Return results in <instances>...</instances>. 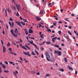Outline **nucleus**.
Instances as JSON below:
<instances>
[{
  "instance_id": "nucleus-42",
  "label": "nucleus",
  "mask_w": 78,
  "mask_h": 78,
  "mask_svg": "<svg viewBox=\"0 0 78 78\" xmlns=\"http://www.w3.org/2000/svg\"><path fill=\"white\" fill-rule=\"evenodd\" d=\"M7 45L8 47H9V46H10V43H8L7 44Z\"/></svg>"
},
{
  "instance_id": "nucleus-58",
  "label": "nucleus",
  "mask_w": 78,
  "mask_h": 78,
  "mask_svg": "<svg viewBox=\"0 0 78 78\" xmlns=\"http://www.w3.org/2000/svg\"><path fill=\"white\" fill-rule=\"evenodd\" d=\"M74 32L75 34H76V31L75 30H74Z\"/></svg>"
},
{
  "instance_id": "nucleus-22",
  "label": "nucleus",
  "mask_w": 78,
  "mask_h": 78,
  "mask_svg": "<svg viewBox=\"0 0 78 78\" xmlns=\"http://www.w3.org/2000/svg\"><path fill=\"white\" fill-rule=\"evenodd\" d=\"M46 77H48V76H50V74L48 73H47L45 76Z\"/></svg>"
},
{
  "instance_id": "nucleus-32",
  "label": "nucleus",
  "mask_w": 78,
  "mask_h": 78,
  "mask_svg": "<svg viewBox=\"0 0 78 78\" xmlns=\"http://www.w3.org/2000/svg\"><path fill=\"white\" fill-rule=\"evenodd\" d=\"M9 23L10 26V27H12V24H11V23L10 22H9Z\"/></svg>"
},
{
  "instance_id": "nucleus-55",
  "label": "nucleus",
  "mask_w": 78,
  "mask_h": 78,
  "mask_svg": "<svg viewBox=\"0 0 78 78\" xmlns=\"http://www.w3.org/2000/svg\"><path fill=\"white\" fill-rule=\"evenodd\" d=\"M1 41L2 45H3V40H1Z\"/></svg>"
},
{
  "instance_id": "nucleus-14",
  "label": "nucleus",
  "mask_w": 78,
  "mask_h": 78,
  "mask_svg": "<svg viewBox=\"0 0 78 78\" xmlns=\"http://www.w3.org/2000/svg\"><path fill=\"white\" fill-rule=\"evenodd\" d=\"M14 32L15 33H18L19 31L17 30V29L16 28L14 30Z\"/></svg>"
},
{
  "instance_id": "nucleus-6",
  "label": "nucleus",
  "mask_w": 78,
  "mask_h": 78,
  "mask_svg": "<svg viewBox=\"0 0 78 78\" xmlns=\"http://www.w3.org/2000/svg\"><path fill=\"white\" fill-rule=\"evenodd\" d=\"M16 23L18 25H19V26H20V27H22V25H21V24H20V23L19 22L16 21Z\"/></svg>"
},
{
  "instance_id": "nucleus-25",
  "label": "nucleus",
  "mask_w": 78,
  "mask_h": 78,
  "mask_svg": "<svg viewBox=\"0 0 78 78\" xmlns=\"http://www.w3.org/2000/svg\"><path fill=\"white\" fill-rule=\"evenodd\" d=\"M40 37H41V38H43V37H44L43 34H40Z\"/></svg>"
},
{
  "instance_id": "nucleus-38",
  "label": "nucleus",
  "mask_w": 78,
  "mask_h": 78,
  "mask_svg": "<svg viewBox=\"0 0 78 78\" xmlns=\"http://www.w3.org/2000/svg\"><path fill=\"white\" fill-rule=\"evenodd\" d=\"M35 52H36V53L37 55H39V53H38V52H37V51H36V50H35Z\"/></svg>"
},
{
  "instance_id": "nucleus-10",
  "label": "nucleus",
  "mask_w": 78,
  "mask_h": 78,
  "mask_svg": "<svg viewBox=\"0 0 78 78\" xmlns=\"http://www.w3.org/2000/svg\"><path fill=\"white\" fill-rule=\"evenodd\" d=\"M12 9H13V10H16V8L15 6H12Z\"/></svg>"
},
{
  "instance_id": "nucleus-5",
  "label": "nucleus",
  "mask_w": 78,
  "mask_h": 78,
  "mask_svg": "<svg viewBox=\"0 0 78 78\" xmlns=\"http://www.w3.org/2000/svg\"><path fill=\"white\" fill-rule=\"evenodd\" d=\"M63 36H64V37H65V38H66L67 39H69V36H67V35L66 34H64L63 35Z\"/></svg>"
},
{
  "instance_id": "nucleus-13",
  "label": "nucleus",
  "mask_w": 78,
  "mask_h": 78,
  "mask_svg": "<svg viewBox=\"0 0 78 78\" xmlns=\"http://www.w3.org/2000/svg\"><path fill=\"white\" fill-rule=\"evenodd\" d=\"M57 38V37H54L52 39V41L53 42H55V39H56Z\"/></svg>"
},
{
  "instance_id": "nucleus-8",
  "label": "nucleus",
  "mask_w": 78,
  "mask_h": 78,
  "mask_svg": "<svg viewBox=\"0 0 78 78\" xmlns=\"http://www.w3.org/2000/svg\"><path fill=\"white\" fill-rule=\"evenodd\" d=\"M24 30V31L26 34L27 35H28V32L27 31V29H23Z\"/></svg>"
},
{
  "instance_id": "nucleus-26",
  "label": "nucleus",
  "mask_w": 78,
  "mask_h": 78,
  "mask_svg": "<svg viewBox=\"0 0 78 78\" xmlns=\"http://www.w3.org/2000/svg\"><path fill=\"white\" fill-rule=\"evenodd\" d=\"M2 67L3 68H4V69H5L6 66H5V65H4V64L2 65Z\"/></svg>"
},
{
  "instance_id": "nucleus-46",
  "label": "nucleus",
  "mask_w": 78,
  "mask_h": 78,
  "mask_svg": "<svg viewBox=\"0 0 78 78\" xmlns=\"http://www.w3.org/2000/svg\"><path fill=\"white\" fill-rule=\"evenodd\" d=\"M12 44H14V45H16V43H15L14 42L12 41Z\"/></svg>"
},
{
  "instance_id": "nucleus-7",
  "label": "nucleus",
  "mask_w": 78,
  "mask_h": 78,
  "mask_svg": "<svg viewBox=\"0 0 78 78\" xmlns=\"http://www.w3.org/2000/svg\"><path fill=\"white\" fill-rule=\"evenodd\" d=\"M57 53H58V56H61V55H62V53H61V51H57Z\"/></svg>"
},
{
  "instance_id": "nucleus-64",
  "label": "nucleus",
  "mask_w": 78,
  "mask_h": 78,
  "mask_svg": "<svg viewBox=\"0 0 78 78\" xmlns=\"http://www.w3.org/2000/svg\"><path fill=\"white\" fill-rule=\"evenodd\" d=\"M57 39H58V41H59V40H60V38L59 37H58L57 38Z\"/></svg>"
},
{
  "instance_id": "nucleus-45",
  "label": "nucleus",
  "mask_w": 78,
  "mask_h": 78,
  "mask_svg": "<svg viewBox=\"0 0 78 78\" xmlns=\"http://www.w3.org/2000/svg\"><path fill=\"white\" fill-rule=\"evenodd\" d=\"M68 33H69V34L70 35H72V33H70V31H68Z\"/></svg>"
},
{
  "instance_id": "nucleus-50",
  "label": "nucleus",
  "mask_w": 78,
  "mask_h": 78,
  "mask_svg": "<svg viewBox=\"0 0 78 78\" xmlns=\"http://www.w3.org/2000/svg\"><path fill=\"white\" fill-rule=\"evenodd\" d=\"M16 16H19V13H18V12H17V14H16Z\"/></svg>"
},
{
  "instance_id": "nucleus-49",
  "label": "nucleus",
  "mask_w": 78,
  "mask_h": 78,
  "mask_svg": "<svg viewBox=\"0 0 78 78\" xmlns=\"http://www.w3.org/2000/svg\"><path fill=\"white\" fill-rule=\"evenodd\" d=\"M58 23H59V24L62 23V21H60L58 22Z\"/></svg>"
},
{
  "instance_id": "nucleus-30",
  "label": "nucleus",
  "mask_w": 78,
  "mask_h": 78,
  "mask_svg": "<svg viewBox=\"0 0 78 78\" xmlns=\"http://www.w3.org/2000/svg\"><path fill=\"white\" fill-rule=\"evenodd\" d=\"M45 55L46 56H48V55H49L48 54V52H46L45 53Z\"/></svg>"
},
{
  "instance_id": "nucleus-41",
  "label": "nucleus",
  "mask_w": 78,
  "mask_h": 78,
  "mask_svg": "<svg viewBox=\"0 0 78 78\" xmlns=\"http://www.w3.org/2000/svg\"><path fill=\"white\" fill-rule=\"evenodd\" d=\"M12 28L14 26V23H13V22H12Z\"/></svg>"
},
{
  "instance_id": "nucleus-21",
  "label": "nucleus",
  "mask_w": 78,
  "mask_h": 78,
  "mask_svg": "<svg viewBox=\"0 0 78 78\" xmlns=\"http://www.w3.org/2000/svg\"><path fill=\"white\" fill-rule=\"evenodd\" d=\"M59 70L61 72H64V70L62 68H60Z\"/></svg>"
},
{
  "instance_id": "nucleus-63",
  "label": "nucleus",
  "mask_w": 78,
  "mask_h": 78,
  "mask_svg": "<svg viewBox=\"0 0 78 78\" xmlns=\"http://www.w3.org/2000/svg\"><path fill=\"white\" fill-rule=\"evenodd\" d=\"M20 59L21 61H23V60L22 59V57H20Z\"/></svg>"
},
{
  "instance_id": "nucleus-61",
  "label": "nucleus",
  "mask_w": 78,
  "mask_h": 78,
  "mask_svg": "<svg viewBox=\"0 0 78 78\" xmlns=\"http://www.w3.org/2000/svg\"><path fill=\"white\" fill-rule=\"evenodd\" d=\"M9 50H10V51H12V49H11V48H10L9 49Z\"/></svg>"
},
{
  "instance_id": "nucleus-47",
  "label": "nucleus",
  "mask_w": 78,
  "mask_h": 78,
  "mask_svg": "<svg viewBox=\"0 0 78 78\" xmlns=\"http://www.w3.org/2000/svg\"><path fill=\"white\" fill-rule=\"evenodd\" d=\"M9 63H10V64H13V62H11V61H9Z\"/></svg>"
},
{
  "instance_id": "nucleus-2",
  "label": "nucleus",
  "mask_w": 78,
  "mask_h": 78,
  "mask_svg": "<svg viewBox=\"0 0 78 78\" xmlns=\"http://www.w3.org/2000/svg\"><path fill=\"white\" fill-rule=\"evenodd\" d=\"M16 7L17 9H18V11H20V5L19 4H16Z\"/></svg>"
},
{
  "instance_id": "nucleus-27",
  "label": "nucleus",
  "mask_w": 78,
  "mask_h": 78,
  "mask_svg": "<svg viewBox=\"0 0 78 78\" xmlns=\"http://www.w3.org/2000/svg\"><path fill=\"white\" fill-rule=\"evenodd\" d=\"M22 47L23 48V49H25V50H27V49L25 47V46H22Z\"/></svg>"
},
{
  "instance_id": "nucleus-17",
  "label": "nucleus",
  "mask_w": 78,
  "mask_h": 78,
  "mask_svg": "<svg viewBox=\"0 0 78 78\" xmlns=\"http://www.w3.org/2000/svg\"><path fill=\"white\" fill-rule=\"evenodd\" d=\"M3 52H6V49L5 48V47H4V46H3Z\"/></svg>"
},
{
  "instance_id": "nucleus-33",
  "label": "nucleus",
  "mask_w": 78,
  "mask_h": 78,
  "mask_svg": "<svg viewBox=\"0 0 78 78\" xmlns=\"http://www.w3.org/2000/svg\"><path fill=\"white\" fill-rule=\"evenodd\" d=\"M13 53L12 51H9V53H10V54H13Z\"/></svg>"
},
{
  "instance_id": "nucleus-60",
  "label": "nucleus",
  "mask_w": 78,
  "mask_h": 78,
  "mask_svg": "<svg viewBox=\"0 0 78 78\" xmlns=\"http://www.w3.org/2000/svg\"><path fill=\"white\" fill-rule=\"evenodd\" d=\"M53 27H54V26H53V25L51 26V28H53Z\"/></svg>"
},
{
  "instance_id": "nucleus-28",
  "label": "nucleus",
  "mask_w": 78,
  "mask_h": 78,
  "mask_svg": "<svg viewBox=\"0 0 78 78\" xmlns=\"http://www.w3.org/2000/svg\"><path fill=\"white\" fill-rule=\"evenodd\" d=\"M45 42L47 44H51V43L50 42L48 41H45Z\"/></svg>"
},
{
  "instance_id": "nucleus-3",
  "label": "nucleus",
  "mask_w": 78,
  "mask_h": 78,
  "mask_svg": "<svg viewBox=\"0 0 78 78\" xmlns=\"http://www.w3.org/2000/svg\"><path fill=\"white\" fill-rule=\"evenodd\" d=\"M23 53H24L25 55H28L29 56H31V55H30V52H27V53L25 52H23Z\"/></svg>"
},
{
  "instance_id": "nucleus-40",
  "label": "nucleus",
  "mask_w": 78,
  "mask_h": 78,
  "mask_svg": "<svg viewBox=\"0 0 78 78\" xmlns=\"http://www.w3.org/2000/svg\"><path fill=\"white\" fill-rule=\"evenodd\" d=\"M47 31H48V32H49V31H50V32H51V29H48V30H47Z\"/></svg>"
},
{
  "instance_id": "nucleus-29",
  "label": "nucleus",
  "mask_w": 78,
  "mask_h": 78,
  "mask_svg": "<svg viewBox=\"0 0 78 78\" xmlns=\"http://www.w3.org/2000/svg\"><path fill=\"white\" fill-rule=\"evenodd\" d=\"M4 72L5 73H9V71H8V70H4Z\"/></svg>"
},
{
  "instance_id": "nucleus-51",
  "label": "nucleus",
  "mask_w": 78,
  "mask_h": 78,
  "mask_svg": "<svg viewBox=\"0 0 78 78\" xmlns=\"http://www.w3.org/2000/svg\"><path fill=\"white\" fill-rule=\"evenodd\" d=\"M5 63L6 64V65H8V62H5Z\"/></svg>"
},
{
  "instance_id": "nucleus-54",
  "label": "nucleus",
  "mask_w": 78,
  "mask_h": 78,
  "mask_svg": "<svg viewBox=\"0 0 78 78\" xmlns=\"http://www.w3.org/2000/svg\"><path fill=\"white\" fill-rule=\"evenodd\" d=\"M37 75H40V73H37Z\"/></svg>"
},
{
  "instance_id": "nucleus-48",
  "label": "nucleus",
  "mask_w": 78,
  "mask_h": 78,
  "mask_svg": "<svg viewBox=\"0 0 78 78\" xmlns=\"http://www.w3.org/2000/svg\"><path fill=\"white\" fill-rule=\"evenodd\" d=\"M13 73L14 75H17V74H16L15 72H13Z\"/></svg>"
},
{
  "instance_id": "nucleus-4",
  "label": "nucleus",
  "mask_w": 78,
  "mask_h": 78,
  "mask_svg": "<svg viewBox=\"0 0 78 78\" xmlns=\"http://www.w3.org/2000/svg\"><path fill=\"white\" fill-rule=\"evenodd\" d=\"M46 56V59L47 61H50V60L49 59H50V55H48Z\"/></svg>"
},
{
  "instance_id": "nucleus-16",
  "label": "nucleus",
  "mask_w": 78,
  "mask_h": 78,
  "mask_svg": "<svg viewBox=\"0 0 78 78\" xmlns=\"http://www.w3.org/2000/svg\"><path fill=\"white\" fill-rule=\"evenodd\" d=\"M54 46L55 47H57V48H59V46L57 45V44H55V45H54Z\"/></svg>"
},
{
  "instance_id": "nucleus-23",
  "label": "nucleus",
  "mask_w": 78,
  "mask_h": 78,
  "mask_svg": "<svg viewBox=\"0 0 78 78\" xmlns=\"http://www.w3.org/2000/svg\"><path fill=\"white\" fill-rule=\"evenodd\" d=\"M43 11L42 10H41L40 12L39 13V14H41V15L42 14H43Z\"/></svg>"
},
{
  "instance_id": "nucleus-34",
  "label": "nucleus",
  "mask_w": 78,
  "mask_h": 78,
  "mask_svg": "<svg viewBox=\"0 0 78 78\" xmlns=\"http://www.w3.org/2000/svg\"><path fill=\"white\" fill-rule=\"evenodd\" d=\"M67 58H64V60H65V62H67Z\"/></svg>"
},
{
  "instance_id": "nucleus-36",
  "label": "nucleus",
  "mask_w": 78,
  "mask_h": 78,
  "mask_svg": "<svg viewBox=\"0 0 78 78\" xmlns=\"http://www.w3.org/2000/svg\"><path fill=\"white\" fill-rule=\"evenodd\" d=\"M56 22H54V23H53V25L54 26H56Z\"/></svg>"
},
{
  "instance_id": "nucleus-31",
  "label": "nucleus",
  "mask_w": 78,
  "mask_h": 78,
  "mask_svg": "<svg viewBox=\"0 0 78 78\" xmlns=\"http://www.w3.org/2000/svg\"><path fill=\"white\" fill-rule=\"evenodd\" d=\"M7 11H8V12H9V13H10V12H11V10H10L9 11V9H7Z\"/></svg>"
},
{
  "instance_id": "nucleus-52",
  "label": "nucleus",
  "mask_w": 78,
  "mask_h": 78,
  "mask_svg": "<svg viewBox=\"0 0 78 78\" xmlns=\"http://www.w3.org/2000/svg\"><path fill=\"white\" fill-rule=\"evenodd\" d=\"M41 58H44V55H43V54H41Z\"/></svg>"
},
{
  "instance_id": "nucleus-20",
  "label": "nucleus",
  "mask_w": 78,
  "mask_h": 78,
  "mask_svg": "<svg viewBox=\"0 0 78 78\" xmlns=\"http://www.w3.org/2000/svg\"><path fill=\"white\" fill-rule=\"evenodd\" d=\"M10 32H11V34H14V30H13V29H12L10 30Z\"/></svg>"
},
{
  "instance_id": "nucleus-56",
  "label": "nucleus",
  "mask_w": 78,
  "mask_h": 78,
  "mask_svg": "<svg viewBox=\"0 0 78 78\" xmlns=\"http://www.w3.org/2000/svg\"><path fill=\"white\" fill-rule=\"evenodd\" d=\"M39 27L40 28L41 27H42V25H41V24L39 23Z\"/></svg>"
},
{
  "instance_id": "nucleus-57",
  "label": "nucleus",
  "mask_w": 78,
  "mask_h": 78,
  "mask_svg": "<svg viewBox=\"0 0 78 78\" xmlns=\"http://www.w3.org/2000/svg\"><path fill=\"white\" fill-rule=\"evenodd\" d=\"M72 16H74L75 14H74L73 13H72L71 14Z\"/></svg>"
},
{
  "instance_id": "nucleus-59",
  "label": "nucleus",
  "mask_w": 78,
  "mask_h": 78,
  "mask_svg": "<svg viewBox=\"0 0 78 78\" xmlns=\"http://www.w3.org/2000/svg\"><path fill=\"white\" fill-rule=\"evenodd\" d=\"M15 72L16 74H18V71H16Z\"/></svg>"
},
{
  "instance_id": "nucleus-19",
  "label": "nucleus",
  "mask_w": 78,
  "mask_h": 78,
  "mask_svg": "<svg viewBox=\"0 0 78 78\" xmlns=\"http://www.w3.org/2000/svg\"><path fill=\"white\" fill-rule=\"evenodd\" d=\"M20 23L22 24V25H25V23H23L22 21H21Z\"/></svg>"
},
{
  "instance_id": "nucleus-11",
  "label": "nucleus",
  "mask_w": 78,
  "mask_h": 78,
  "mask_svg": "<svg viewBox=\"0 0 78 78\" xmlns=\"http://www.w3.org/2000/svg\"><path fill=\"white\" fill-rule=\"evenodd\" d=\"M29 32L30 34L33 33V30L31 29H30L29 30Z\"/></svg>"
},
{
  "instance_id": "nucleus-1",
  "label": "nucleus",
  "mask_w": 78,
  "mask_h": 78,
  "mask_svg": "<svg viewBox=\"0 0 78 78\" xmlns=\"http://www.w3.org/2000/svg\"><path fill=\"white\" fill-rule=\"evenodd\" d=\"M28 41L29 42H30V44H31L32 45H34V46H35L36 48H37V46H36V44L33 43V41Z\"/></svg>"
},
{
  "instance_id": "nucleus-43",
  "label": "nucleus",
  "mask_w": 78,
  "mask_h": 78,
  "mask_svg": "<svg viewBox=\"0 0 78 78\" xmlns=\"http://www.w3.org/2000/svg\"><path fill=\"white\" fill-rule=\"evenodd\" d=\"M10 21H13V19L11 18V17L10 18Z\"/></svg>"
},
{
  "instance_id": "nucleus-62",
  "label": "nucleus",
  "mask_w": 78,
  "mask_h": 78,
  "mask_svg": "<svg viewBox=\"0 0 78 78\" xmlns=\"http://www.w3.org/2000/svg\"><path fill=\"white\" fill-rule=\"evenodd\" d=\"M20 41L21 42H22V40L21 39H20Z\"/></svg>"
},
{
  "instance_id": "nucleus-18",
  "label": "nucleus",
  "mask_w": 78,
  "mask_h": 78,
  "mask_svg": "<svg viewBox=\"0 0 78 78\" xmlns=\"http://www.w3.org/2000/svg\"><path fill=\"white\" fill-rule=\"evenodd\" d=\"M50 61H50V62H53L54 61V58H51L50 60Z\"/></svg>"
},
{
  "instance_id": "nucleus-35",
  "label": "nucleus",
  "mask_w": 78,
  "mask_h": 78,
  "mask_svg": "<svg viewBox=\"0 0 78 78\" xmlns=\"http://www.w3.org/2000/svg\"><path fill=\"white\" fill-rule=\"evenodd\" d=\"M23 21H24V22H28L27 20L26 19H23Z\"/></svg>"
},
{
  "instance_id": "nucleus-39",
  "label": "nucleus",
  "mask_w": 78,
  "mask_h": 78,
  "mask_svg": "<svg viewBox=\"0 0 78 78\" xmlns=\"http://www.w3.org/2000/svg\"><path fill=\"white\" fill-rule=\"evenodd\" d=\"M31 54L32 55H34V56H35V55H36V54H35L34 53V52H33V51L32 52Z\"/></svg>"
},
{
  "instance_id": "nucleus-24",
  "label": "nucleus",
  "mask_w": 78,
  "mask_h": 78,
  "mask_svg": "<svg viewBox=\"0 0 78 78\" xmlns=\"http://www.w3.org/2000/svg\"><path fill=\"white\" fill-rule=\"evenodd\" d=\"M68 67L69 69L70 70H73V69L72 68H71V67H70V66H68Z\"/></svg>"
},
{
  "instance_id": "nucleus-9",
  "label": "nucleus",
  "mask_w": 78,
  "mask_h": 78,
  "mask_svg": "<svg viewBox=\"0 0 78 78\" xmlns=\"http://www.w3.org/2000/svg\"><path fill=\"white\" fill-rule=\"evenodd\" d=\"M25 47L27 48H28L29 50H31V48H30L28 46H27V44H25Z\"/></svg>"
},
{
  "instance_id": "nucleus-15",
  "label": "nucleus",
  "mask_w": 78,
  "mask_h": 78,
  "mask_svg": "<svg viewBox=\"0 0 78 78\" xmlns=\"http://www.w3.org/2000/svg\"><path fill=\"white\" fill-rule=\"evenodd\" d=\"M12 35H13V36H14V37H17V35L14 33H13V34H12Z\"/></svg>"
},
{
  "instance_id": "nucleus-44",
  "label": "nucleus",
  "mask_w": 78,
  "mask_h": 78,
  "mask_svg": "<svg viewBox=\"0 0 78 78\" xmlns=\"http://www.w3.org/2000/svg\"><path fill=\"white\" fill-rule=\"evenodd\" d=\"M2 72V68H1V67H0V73H1Z\"/></svg>"
},
{
  "instance_id": "nucleus-53",
  "label": "nucleus",
  "mask_w": 78,
  "mask_h": 78,
  "mask_svg": "<svg viewBox=\"0 0 78 78\" xmlns=\"http://www.w3.org/2000/svg\"><path fill=\"white\" fill-rule=\"evenodd\" d=\"M41 50H42V51H44V48L41 47Z\"/></svg>"
},
{
  "instance_id": "nucleus-12",
  "label": "nucleus",
  "mask_w": 78,
  "mask_h": 78,
  "mask_svg": "<svg viewBox=\"0 0 78 78\" xmlns=\"http://www.w3.org/2000/svg\"><path fill=\"white\" fill-rule=\"evenodd\" d=\"M36 17L37 20V21H39V20H40L41 19V18H39V17H38V16H36Z\"/></svg>"
},
{
  "instance_id": "nucleus-37",
  "label": "nucleus",
  "mask_w": 78,
  "mask_h": 78,
  "mask_svg": "<svg viewBox=\"0 0 78 78\" xmlns=\"http://www.w3.org/2000/svg\"><path fill=\"white\" fill-rule=\"evenodd\" d=\"M58 34L59 35H60L61 34V31L60 30H59L58 31Z\"/></svg>"
}]
</instances>
